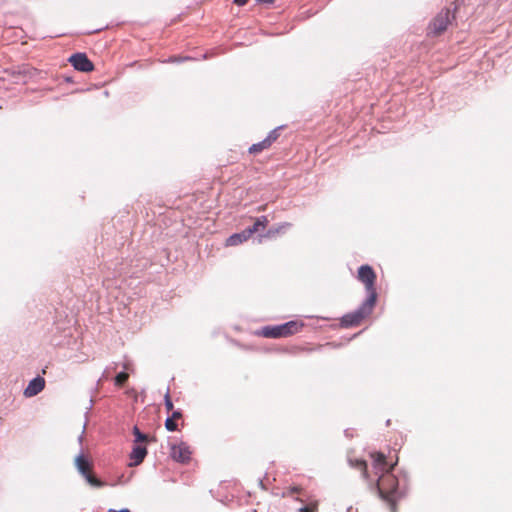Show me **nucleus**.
<instances>
[{"label": "nucleus", "instance_id": "nucleus-19", "mask_svg": "<svg viewBox=\"0 0 512 512\" xmlns=\"http://www.w3.org/2000/svg\"><path fill=\"white\" fill-rule=\"evenodd\" d=\"M128 379V373L126 372H121L119 373L116 378H115V384L117 386H122L126 380Z\"/></svg>", "mask_w": 512, "mask_h": 512}, {"label": "nucleus", "instance_id": "nucleus-11", "mask_svg": "<svg viewBox=\"0 0 512 512\" xmlns=\"http://www.w3.org/2000/svg\"><path fill=\"white\" fill-rule=\"evenodd\" d=\"M251 236L247 234V230L244 229L243 231L239 233H234L231 236H229L226 240L227 246H236L244 241L248 240Z\"/></svg>", "mask_w": 512, "mask_h": 512}, {"label": "nucleus", "instance_id": "nucleus-6", "mask_svg": "<svg viewBox=\"0 0 512 512\" xmlns=\"http://www.w3.org/2000/svg\"><path fill=\"white\" fill-rule=\"evenodd\" d=\"M450 23V10L444 9L433 19L430 24L431 33L439 35L444 32Z\"/></svg>", "mask_w": 512, "mask_h": 512}, {"label": "nucleus", "instance_id": "nucleus-4", "mask_svg": "<svg viewBox=\"0 0 512 512\" xmlns=\"http://www.w3.org/2000/svg\"><path fill=\"white\" fill-rule=\"evenodd\" d=\"M358 280L365 285L367 297L375 296L377 300V292L375 288L376 274L370 265H361L358 269Z\"/></svg>", "mask_w": 512, "mask_h": 512}, {"label": "nucleus", "instance_id": "nucleus-18", "mask_svg": "<svg viewBox=\"0 0 512 512\" xmlns=\"http://www.w3.org/2000/svg\"><path fill=\"white\" fill-rule=\"evenodd\" d=\"M164 404L167 409V411H172L174 408L173 402L170 397V391L169 388H167L166 394L164 396Z\"/></svg>", "mask_w": 512, "mask_h": 512}, {"label": "nucleus", "instance_id": "nucleus-12", "mask_svg": "<svg viewBox=\"0 0 512 512\" xmlns=\"http://www.w3.org/2000/svg\"><path fill=\"white\" fill-rule=\"evenodd\" d=\"M268 223V219L266 216H260L258 217L253 225L246 228L247 234L252 236L254 233L259 231L260 229H265Z\"/></svg>", "mask_w": 512, "mask_h": 512}, {"label": "nucleus", "instance_id": "nucleus-17", "mask_svg": "<svg viewBox=\"0 0 512 512\" xmlns=\"http://www.w3.org/2000/svg\"><path fill=\"white\" fill-rule=\"evenodd\" d=\"M292 226L291 223L289 222H284V223H281L277 228L275 229H269L268 231V235H271V234H274V233H279V232H283L287 229H289L290 227Z\"/></svg>", "mask_w": 512, "mask_h": 512}, {"label": "nucleus", "instance_id": "nucleus-20", "mask_svg": "<svg viewBox=\"0 0 512 512\" xmlns=\"http://www.w3.org/2000/svg\"><path fill=\"white\" fill-rule=\"evenodd\" d=\"M165 428L168 430V431H176L178 429V426H177V423L172 420V418H167L165 420Z\"/></svg>", "mask_w": 512, "mask_h": 512}, {"label": "nucleus", "instance_id": "nucleus-15", "mask_svg": "<svg viewBox=\"0 0 512 512\" xmlns=\"http://www.w3.org/2000/svg\"><path fill=\"white\" fill-rule=\"evenodd\" d=\"M132 431L135 436V440H134L135 443L146 444V442L148 441L147 434L142 433L137 426H134Z\"/></svg>", "mask_w": 512, "mask_h": 512}, {"label": "nucleus", "instance_id": "nucleus-16", "mask_svg": "<svg viewBox=\"0 0 512 512\" xmlns=\"http://www.w3.org/2000/svg\"><path fill=\"white\" fill-rule=\"evenodd\" d=\"M281 129H282V126H279V127H276L275 129L271 130L268 133V135L265 137L267 142H269L272 145V143L275 142L277 140V138L279 137V135H280L279 131Z\"/></svg>", "mask_w": 512, "mask_h": 512}, {"label": "nucleus", "instance_id": "nucleus-23", "mask_svg": "<svg viewBox=\"0 0 512 512\" xmlns=\"http://www.w3.org/2000/svg\"><path fill=\"white\" fill-rule=\"evenodd\" d=\"M249 0H233V2L237 5V6H244L247 4Z\"/></svg>", "mask_w": 512, "mask_h": 512}, {"label": "nucleus", "instance_id": "nucleus-28", "mask_svg": "<svg viewBox=\"0 0 512 512\" xmlns=\"http://www.w3.org/2000/svg\"><path fill=\"white\" fill-rule=\"evenodd\" d=\"M109 512H128V509H122L120 511L109 510Z\"/></svg>", "mask_w": 512, "mask_h": 512}, {"label": "nucleus", "instance_id": "nucleus-25", "mask_svg": "<svg viewBox=\"0 0 512 512\" xmlns=\"http://www.w3.org/2000/svg\"><path fill=\"white\" fill-rule=\"evenodd\" d=\"M259 486H260L263 490H267V487L265 486V484H264V480H263V479H260V480H259Z\"/></svg>", "mask_w": 512, "mask_h": 512}, {"label": "nucleus", "instance_id": "nucleus-27", "mask_svg": "<svg viewBox=\"0 0 512 512\" xmlns=\"http://www.w3.org/2000/svg\"><path fill=\"white\" fill-rule=\"evenodd\" d=\"M345 435H346L347 437H352V434L350 433V430H349V429L345 430Z\"/></svg>", "mask_w": 512, "mask_h": 512}, {"label": "nucleus", "instance_id": "nucleus-3", "mask_svg": "<svg viewBox=\"0 0 512 512\" xmlns=\"http://www.w3.org/2000/svg\"><path fill=\"white\" fill-rule=\"evenodd\" d=\"M375 304L374 295L366 297L357 309L342 316L341 326L349 328L359 325L364 318L372 313Z\"/></svg>", "mask_w": 512, "mask_h": 512}, {"label": "nucleus", "instance_id": "nucleus-13", "mask_svg": "<svg viewBox=\"0 0 512 512\" xmlns=\"http://www.w3.org/2000/svg\"><path fill=\"white\" fill-rule=\"evenodd\" d=\"M271 144L267 142V140L264 138L262 141L258 143H254L249 147V153L256 154L259 153L267 148H269Z\"/></svg>", "mask_w": 512, "mask_h": 512}, {"label": "nucleus", "instance_id": "nucleus-8", "mask_svg": "<svg viewBox=\"0 0 512 512\" xmlns=\"http://www.w3.org/2000/svg\"><path fill=\"white\" fill-rule=\"evenodd\" d=\"M72 66L81 72H90L94 69L93 63L89 60L85 53H75L69 58Z\"/></svg>", "mask_w": 512, "mask_h": 512}, {"label": "nucleus", "instance_id": "nucleus-21", "mask_svg": "<svg viewBox=\"0 0 512 512\" xmlns=\"http://www.w3.org/2000/svg\"><path fill=\"white\" fill-rule=\"evenodd\" d=\"M182 417V413L181 411L177 410V411H173L172 415L169 417V418H172V420H176V419H179Z\"/></svg>", "mask_w": 512, "mask_h": 512}, {"label": "nucleus", "instance_id": "nucleus-22", "mask_svg": "<svg viewBox=\"0 0 512 512\" xmlns=\"http://www.w3.org/2000/svg\"><path fill=\"white\" fill-rule=\"evenodd\" d=\"M299 512H314L315 511V508L314 507H301L299 510Z\"/></svg>", "mask_w": 512, "mask_h": 512}, {"label": "nucleus", "instance_id": "nucleus-26", "mask_svg": "<svg viewBox=\"0 0 512 512\" xmlns=\"http://www.w3.org/2000/svg\"><path fill=\"white\" fill-rule=\"evenodd\" d=\"M190 58L189 57H186V58H183V60H189ZM169 61H172V62H175V61H182V59H177V58H170Z\"/></svg>", "mask_w": 512, "mask_h": 512}, {"label": "nucleus", "instance_id": "nucleus-24", "mask_svg": "<svg viewBox=\"0 0 512 512\" xmlns=\"http://www.w3.org/2000/svg\"><path fill=\"white\" fill-rule=\"evenodd\" d=\"M258 3H263V4H272L274 2V0H256Z\"/></svg>", "mask_w": 512, "mask_h": 512}, {"label": "nucleus", "instance_id": "nucleus-9", "mask_svg": "<svg viewBox=\"0 0 512 512\" xmlns=\"http://www.w3.org/2000/svg\"><path fill=\"white\" fill-rule=\"evenodd\" d=\"M147 455L146 444L135 443L130 452V467L141 464Z\"/></svg>", "mask_w": 512, "mask_h": 512}, {"label": "nucleus", "instance_id": "nucleus-14", "mask_svg": "<svg viewBox=\"0 0 512 512\" xmlns=\"http://www.w3.org/2000/svg\"><path fill=\"white\" fill-rule=\"evenodd\" d=\"M349 463L352 467H355L359 470L362 471V474L363 476L366 478L367 477V464L364 460H361V459H355V460H352V459H349Z\"/></svg>", "mask_w": 512, "mask_h": 512}, {"label": "nucleus", "instance_id": "nucleus-2", "mask_svg": "<svg viewBox=\"0 0 512 512\" xmlns=\"http://www.w3.org/2000/svg\"><path fill=\"white\" fill-rule=\"evenodd\" d=\"M304 323L299 320H291L279 325H267L256 330L255 334L265 338H282L294 335L301 331Z\"/></svg>", "mask_w": 512, "mask_h": 512}, {"label": "nucleus", "instance_id": "nucleus-5", "mask_svg": "<svg viewBox=\"0 0 512 512\" xmlns=\"http://www.w3.org/2000/svg\"><path fill=\"white\" fill-rule=\"evenodd\" d=\"M75 464L79 472L86 478L87 482L94 487L103 486V482H101L97 477H95L91 470L92 466L89 460L84 455H79L75 459Z\"/></svg>", "mask_w": 512, "mask_h": 512}, {"label": "nucleus", "instance_id": "nucleus-10", "mask_svg": "<svg viewBox=\"0 0 512 512\" xmlns=\"http://www.w3.org/2000/svg\"><path fill=\"white\" fill-rule=\"evenodd\" d=\"M45 387V380L41 376L32 379L24 390L25 397H33L39 394Z\"/></svg>", "mask_w": 512, "mask_h": 512}, {"label": "nucleus", "instance_id": "nucleus-1", "mask_svg": "<svg viewBox=\"0 0 512 512\" xmlns=\"http://www.w3.org/2000/svg\"><path fill=\"white\" fill-rule=\"evenodd\" d=\"M372 465L375 474L378 475L376 482V489L381 499L386 501L391 507H394L396 502L400 500L405 493L406 479H398L391 473V468H387L386 457L383 453L377 452L371 454Z\"/></svg>", "mask_w": 512, "mask_h": 512}, {"label": "nucleus", "instance_id": "nucleus-7", "mask_svg": "<svg viewBox=\"0 0 512 512\" xmlns=\"http://www.w3.org/2000/svg\"><path fill=\"white\" fill-rule=\"evenodd\" d=\"M170 456L177 462L186 463L190 460L191 451L189 446L184 442L172 444L170 447Z\"/></svg>", "mask_w": 512, "mask_h": 512}]
</instances>
